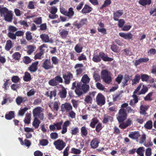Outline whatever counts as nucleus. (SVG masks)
<instances>
[{
	"instance_id": "nucleus-1",
	"label": "nucleus",
	"mask_w": 156,
	"mask_h": 156,
	"mask_svg": "<svg viewBox=\"0 0 156 156\" xmlns=\"http://www.w3.org/2000/svg\"><path fill=\"white\" fill-rule=\"evenodd\" d=\"M90 79L86 74L84 75L81 79V81L83 83L82 84L81 82L76 83V81L72 83V89H76L75 92L78 97H80L83 94L87 93L89 90V86L87 84L89 83Z\"/></svg>"
},
{
	"instance_id": "nucleus-2",
	"label": "nucleus",
	"mask_w": 156,
	"mask_h": 156,
	"mask_svg": "<svg viewBox=\"0 0 156 156\" xmlns=\"http://www.w3.org/2000/svg\"><path fill=\"white\" fill-rule=\"evenodd\" d=\"M101 59L105 62H111L113 60V58L108 57L107 54L102 52H100L98 55H94L92 58V60L97 63L100 62Z\"/></svg>"
},
{
	"instance_id": "nucleus-3",
	"label": "nucleus",
	"mask_w": 156,
	"mask_h": 156,
	"mask_svg": "<svg viewBox=\"0 0 156 156\" xmlns=\"http://www.w3.org/2000/svg\"><path fill=\"white\" fill-rule=\"evenodd\" d=\"M0 13L2 17H4L5 20L8 22H11L13 19L12 11L9 10L6 7L0 8Z\"/></svg>"
},
{
	"instance_id": "nucleus-4",
	"label": "nucleus",
	"mask_w": 156,
	"mask_h": 156,
	"mask_svg": "<svg viewBox=\"0 0 156 156\" xmlns=\"http://www.w3.org/2000/svg\"><path fill=\"white\" fill-rule=\"evenodd\" d=\"M42 112V108L40 107L35 108L33 111V116L34 117H38L41 120H43L44 118V114Z\"/></svg>"
},
{
	"instance_id": "nucleus-5",
	"label": "nucleus",
	"mask_w": 156,
	"mask_h": 156,
	"mask_svg": "<svg viewBox=\"0 0 156 156\" xmlns=\"http://www.w3.org/2000/svg\"><path fill=\"white\" fill-rule=\"evenodd\" d=\"M127 114L126 110L123 108H121L119 111L117 119L119 123L123 122L126 119Z\"/></svg>"
},
{
	"instance_id": "nucleus-6",
	"label": "nucleus",
	"mask_w": 156,
	"mask_h": 156,
	"mask_svg": "<svg viewBox=\"0 0 156 156\" xmlns=\"http://www.w3.org/2000/svg\"><path fill=\"white\" fill-rule=\"evenodd\" d=\"M101 77L106 83L109 84L112 81V77L109 75L108 71L107 70H103L101 73Z\"/></svg>"
},
{
	"instance_id": "nucleus-7",
	"label": "nucleus",
	"mask_w": 156,
	"mask_h": 156,
	"mask_svg": "<svg viewBox=\"0 0 156 156\" xmlns=\"http://www.w3.org/2000/svg\"><path fill=\"white\" fill-rule=\"evenodd\" d=\"M60 12L61 13L67 16L69 19H71L74 15V12L72 7H70L68 11L63 8H60Z\"/></svg>"
},
{
	"instance_id": "nucleus-8",
	"label": "nucleus",
	"mask_w": 156,
	"mask_h": 156,
	"mask_svg": "<svg viewBox=\"0 0 156 156\" xmlns=\"http://www.w3.org/2000/svg\"><path fill=\"white\" fill-rule=\"evenodd\" d=\"M63 82L62 78L60 76L58 75L53 79L50 80L48 81V84L51 86H55Z\"/></svg>"
},
{
	"instance_id": "nucleus-9",
	"label": "nucleus",
	"mask_w": 156,
	"mask_h": 156,
	"mask_svg": "<svg viewBox=\"0 0 156 156\" xmlns=\"http://www.w3.org/2000/svg\"><path fill=\"white\" fill-rule=\"evenodd\" d=\"M53 144L56 148L59 151L62 150L66 146V143L61 139H58L55 141Z\"/></svg>"
},
{
	"instance_id": "nucleus-10",
	"label": "nucleus",
	"mask_w": 156,
	"mask_h": 156,
	"mask_svg": "<svg viewBox=\"0 0 156 156\" xmlns=\"http://www.w3.org/2000/svg\"><path fill=\"white\" fill-rule=\"evenodd\" d=\"M63 78L64 80L65 83L68 84L70 83L71 80L73 78V74L70 72H66L63 74Z\"/></svg>"
},
{
	"instance_id": "nucleus-11",
	"label": "nucleus",
	"mask_w": 156,
	"mask_h": 156,
	"mask_svg": "<svg viewBox=\"0 0 156 156\" xmlns=\"http://www.w3.org/2000/svg\"><path fill=\"white\" fill-rule=\"evenodd\" d=\"M96 99L97 105L99 106H102L105 104V97L101 93L98 94L96 97Z\"/></svg>"
},
{
	"instance_id": "nucleus-12",
	"label": "nucleus",
	"mask_w": 156,
	"mask_h": 156,
	"mask_svg": "<svg viewBox=\"0 0 156 156\" xmlns=\"http://www.w3.org/2000/svg\"><path fill=\"white\" fill-rule=\"evenodd\" d=\"M60 103L58 101H55L53 103L50 102L48 103V106L52 111L57 112L59 109Z\"/></svg>"
},
{
	"instance_id": "nucleus-13",
	"label": "nucleus",
	"mask_w": 156,
	"mask_h": 156,
	"mask_svg": "<svg viewBox=\"0 0 156 156\" xmlns=\"http://www.w3.org/2000/svg\"><path fill=\"white\" fill-rule=\"evenodd\" d=\"M61 110L62 112H68L72 110L73 107L71 104L69 103L66 102L62 104L61 105Z\"/></svg>"
},
{
	"instance_id": "nucleus-14",
	"label": "nucleus",
	"mask_w": 156,
	"mask_h": 156,
	"mask_svg": "<svg viewBox=\"0 0 156 156\" xmlns=\"http://www.w3.org/2000/svg\"><path fill=\"white\" fill-rule=\"evenodd\" d=\"M87 18L83 19L80 20L79 23H78L77 21H75L73 23V25L76 27L78 29H79L84 25L87 24Z\"/></svg>"
},
{
	"instance_id": "nucleus-15",
	"label": "nucleus",
	"mask_w": 156,
	"mask_h": 156,
	"mask_svg": "<svg viewBox=\"0 0 156 156\" xmlns=\"http://www.w3.org/2000/svg\"><path fill=\"white\" fill-rule=\"evenodd\" d=\"M42 67L45 70H48L53 68L52 64H51L50 59H46L43 62Z\"/></svg>"
},
{
	"instance_id": "nucleus-16",
	"label": "nucleus",
	"mask_w": 156,
	"mask_h": 156,
	"mask_svg": "<svg viewBox=\"0 0 156 156\" xmlns=\"http://www.w3.org/2000/svg\"><path fill=\"white\" fill-rule=\"evenodd\" d=\"M96 92H90L87 95L84 101L87 104H91L93 98L95 96Z\"/></svg>"
},
{
	"instance_id": "nucleus-17",
	"label": "nucleus",
	"mask_w": 156,
	"mask_h": 156,
	"mask_svg": "<svg viewBox=\"0 0 156 156\" xmlns=\"http://www.w3.org/2000/svg\"><path fill=\"white\" fill-rule=\"evenodd\" d=\"M38 64V61H35L33 62L32 64L28 67V70L31 73L35 72L37 70Z\"/></svg>"
},
{
	"instance_id": "nucleus-18",
	"label": "nucleus",
	"mask_w": 156,
	"mask_h": 156,
	"mask_svg": "<svg viewBox=\"0 0 156 156\" xmlns=\"http://www.w3.org/2000/svg\"><path fill=\"white\" fill-rule=\"evenodd\" d=\"M123 14V10H118L113 13V19L115 21H118L119 18Z\"/></svg>"
},
{
	"instance_id": "nucleus-19",
	"label": "nucleus",
	"mask_w": 156,
	"mask_h": 156,
	"mask_svg": "<svg viewBox=\"0 0 156 156\" xmlns=\"http://www.w3.org/2000/svg\"><path fill=\"white\" fill-rule=\"evenodd\" d=\"M100 140L98 139L97 138H94L90 143L91 148L93 149L97 148L98 146Z\"/></svg>"
},
{
	"instance_id": "nucleus-20",
	"label": "nucleus",
	"mask_w": 156,
	"mask_h": 156,
	"mask_svg": "<svg viewBox=\"0 0 156 156\" xmlns=\"http://www.w3.org/2000/svg\"><path fill=\"white\" fill-rule=\"evenodd\" d=\"M119 127L121 129H124L128 126L131 125L132 123V121L130 119H128L126 122L125 123L123 122H121L119 123Z\"/></svg>"
},
{
	"instance_id": "nucleus-21",
	"label": "nucleus",
	"mask_w": 156,
	"mask_h": 156,
	"mask_svg": "<svg viewBox=\"0 0 156 156\" xmlns=\"http://www.w3.org/2000/svg\"><path fill=\"white\" fill-rule=\"evenodd\" d=\"M119 36L122 37L126 40H130L132 38L133 35L130 33H125L122 32H120L119 33Z\"/></svg>"
},
{
	"instance_id": "nucleus-22",
	"label": "nucleus",
	"mask_w": 156,
	"mask_h": 156,
	"mask_svg": "<svg viewBox=\"0 0 156 156\" xmlns=\"http://www.w3.org/2000/svg\"><path fill=\"white\" fill-rule=\"evenodd\" d=\"M140 136L138 131L132 132L129 134V137L133 139H137Z\"/></svg>"
},
{
	"instance_id": "nucleus-23",
	"label": "nucleus",
	"mask_w": 156,
	"mask_h": 156,
	"mask_svg": "<svg viewBox=\"0 0 156 156\" xmlns=\"http://www.w3.org/2000/svg\"><path fill=\"white\" fill-rule=\"evenodd\" d=\"M92 9V8L87 4H85L81 10V12L83 14L90 13Z\"/></svg>"
},
{
	"instance_id": "nucleus-24",
	"label": "nucleus",
	"mask_w": 156,
	"mask_h": 156,
	"mask_svg": "<svg viewBox=\"0 0 156 156\" xmlns=\"http://www.w3.org/2000/svg\"><path fill=\"white\" fill-rule=\"evenodd\" d=\"M67 93L66 88L62 87V90L60 91L59 92L58 95L60 98H65L66 97Z\"/></svg>"
},
{
	"instance_id": "nucleus-25",
	"label": "nucleus",
	"mask_w": 156,
	"mask_h": 156,
	"mask_svg": "<svg viewBox=\"0 0 156 156\" xmlns=\"http://www.w3.org/2000/svg\"><path fill=\"white\" fill-rule=\"evenodd\" d=\"M27 99L26 97H22L20 96H18L16 99L17 104L20 105L22 103L24 102L27 101Z\"/></svg>"
},
{
	"instance_id": "nucleus-26",
	"label": "nucleus",
	"mask_w": 156,
	"mask_h": 156,
	"mask_svg": "<svg viewBox=\"0 0 156 156\" xmlns=\"http://www.w3.org/2000/svg\"><path fill=\"white\" fill-rule=\"evenodd\" d=\"M148 105H141L140 107V113L142 115H145L147 114L146 111L149 108Z\"/></svg>"
},
{
	"instance_id": "nucleus-27",
	"label": "nucleus",
	"mask_w": 156,
	"mask_h": 156,
	"mask_svg": "<svg viewBox=\"0 0 156 156\" xmlns=\"http://www.w3.org/2000/svg\"><path fill=\"white\" fill-rule=\"evenodd\" d=\"M98 119L96 117H94L91 120L90 126L92 128H94L95 126L99 122Z\"/></svg>"
},
{
	"instance_id": "nucleus-28",
	"label": "nucleus",
	"mask_w": 156,
	"mask_h": 156,
	"mask_svg": "<svg viewBox=\"0 0 156 156\" xmlns=\"http://www.w3.org/2000/svg\"><path fill=\"white\" fill-rule=\"evenodd\" d=\"M110 122L113 121V118L109 115H105L104 116V118L102 121V122L104 124H106L108 123V121Z\"/></svg>"
},
{
	"instance_id": "nucleus-29",
	"label": "nucleus",
	"mask_w": 156,
	"mask_h": 156,
	"mask_svg": "<svg viewBox=\"0 0 156 156\" xmlns=\"http://www.w3.org/2000/svg\"><path fill=\"white\" fill-rule=\"evenodd\" d=\"M18 139L20 142V144L22 145H24L27 147H29L31 144V142L29 140L27 139L24 140V143L22 138L19 137L18 138Z\"/></svg>"
},
{
	"instance_id": "nucleus-30",
	"label": "nucleus",
	"mask_w": 156,
	"mask_h": 156,
	"mask_svg": "<svg viewBox=\"0 0 156 156\" xmlns=\"http://www.w3.org/2000/svg\"><path fill=\"white\" fill-rule=\"evenodd\" d=\"M15 115L13 111H11L8 114H6L5 115V118L8 120H10L15 117Z\"/></svg>"
},
{
	"instance_id": "nucleus-31",
	"label": "nucleus",
	"mask_w": 156,
	"mask_h": 156,
	"mask_svg": "<svg viewBox=\"0 0 156 156\" xmlns=\"http://www.w3.org/2000/svg\"><path fill=\"white\" fill-rule=\"evenodd\" d=\"M140 76L138 74L135 75L134 78L132 80V85H134L136 84L137 83L139 82L140 80Z\"/></svg>"
},
{
	"instance_id": "nucleus-32",
	"label": "nucleus",
	"mask_w": 156,
	"mask_h": 156,
	"mask_svg": "<svg viewBox=\"0 0 156 156\" xmlns=\"http://www.w3.org/2000/svg\"><path fill=\"white\" fill-rule=\"evenodd\" d=\"M139 3L143 6H145L147 5H149L151 3V0H140Z\"/></svg>"
},
{
	"instance_id": "nucleus-33",
	"label": "nucleus",
	"mask_w": 156,
	"mask_h": 156,
	"mask_svg": "<svg viewBox=\"0 0 156 156\" xmlns=\"http://www.w3.org/2000/svg\"><path fill=\"white\" fill-rule=\"evenodd\" d=\"M13 47V44L12 41L9 40L6 41L5 49L6 51H9Z\"/></svg>"
},
{
	"instance_id": "nucleus-34",
	"label": "nucleus",
	"mask_w": 156,
	"mask_h": 156,
	"mask_svg": "<svg viewBox=\"0 0 156 156\" xmlns=\"http://www.w3.org/2000/svg\"><path fill=\"white\" fill-rule=\"evenodd\" d=\"M40 37L42 40L45 43L50 41L49 37L48 34H42L40 35Z\"/></svg>"
},
{
	"instance_id": "nucleus-35",
	"label": "nucleus",
	"mask_w": 156,
	"mask_h": 156,
	"mask_svg": "<svg viewBox=\"0 0 156 156\" xmlns=\"http://www.w3.org/2000/svg\"><path fill=\"white\" fill-rule=\"evenodd\" d=\"M69 34L68 31L63 29L59 31V34L62 38H66Z\"/></svg>"
},
{
	"instance_id": "nucleus-36",
	"label": "nucleus",
	"mask_w": 156,
	"mask_h": 156,
	"mask_svg": "<svg viewBox=\"0 0 156 156\" xmlns=\"http://www.w3.org/2000/svg\"><path fill=\"white\" fill-rule=\"evenodd\" d=\"M144 147H141L136 149V153L139 156H144Z\"/></svg>"
},
{
	"instance_id": "nucleus-37",
	"label": "nucleus",
	"mask_w": 156,
	"mask_h": 156,
	"mask_svg": "<svg viewBox=\"0 0 156 156\" xmlns=\"http://www.w3.org/2000/svg\"><path fill=\"white\" fill-rule=\"evenodd\" d=\"M34 117L35 118L33 122L32 125L35 128L37 129L38 127L39 124L41 123V122L38 119L37 117Z\"/></svg>"
},
{
	"instance_id": "nucleus-38",
	"label": "nucleus",
	"mask_w": 156,
	"mask_h": 156,
	"mask_svg": "<svg viewBox=\"0 0 156 156\" xmlns=\"http://www.w3.org/2000/svg\"><path fill=\"white\" fill-rule=\"evenodd\" d=\"M23 79L25 82L30 81L31 80V76L30 74L27 72L25 73L24 76L23 77Z\"/></svg>"
},
{
	"instance_id": "nucleus-39",
	"label": "nucleus",
	"mask_w": 156,
	"mask_h": 156,
	"mask_svg": "<svg viewBox=\"0 0 156 156\" xmlns=\"http://www.w3.org/2000/svg\"><path fill=\"white\" fill-rule=\"evenodd\" d=\"M153 126L152 122L151 120H148L144 124V127L146 129H151Z\"/></svg>"
},
{
	"instance_id": "nucleus-40",
	"label": "nucleus",
	"mask_w": 156,
	"mask_h": 156,
	"mask_svg": "<svg viewBox=\"0 0 156 156\" xmlns=\"http://www.w3.org/2000/svg\"><path fill=\"white\" fill-rule=\"evenodd\" d=\"M31 115L30 113H27L26 114V116L24 120V122L25 123L29 124L30 123Z\"/></svg>"
},
{
	"instance_id": "nucleus-41",
	"label": "nucleus",
	"mask_w": 156,
	"mask_h": 156,
	"mask_svg": "<svg viewBox=\"0 0 156 156\" xmlns=\"http://www.w3.org/2000/svg\"><path fill=\"white\" fill-rule=\"evenodd\" d=\"M111 3V0H105L104 4L100 7V9H102L108 6Z\"/></svg>"
},
{
	"instance_id": "nucleus-42",
	"label": "nucleus",
	"mask_w": 156,
	"mask_h": 156,
	"mask_svg": "<svg viewBox=\"0 0 156 156\" xmlns=\"http://www.w3.org/2000/svg\"><path fill=\"white\" fill-rule=\"evenodd\" d=\"M150 76L147 75L145 74H141L140 78L142 81L147 82Z\"/></svg>"
},
{
	"instance_id": "nucleus-43",
	"label": "nucleus",
	"mask_w": 156,
	"mask_h": 156,
	"mask_svg": "<svg viewBox=\"0 0 156 156\" xmlns=\"http://www.w3.org/2000/svg\"><path fill=\"white\" fill-rule=\"evenodd\" d=\"M81 132L82 135L84 136H86L87 135V130L84 126H83L81 128Z\"/></svg>"
},
{
	"instance_id": "nucleus-44",
	"label": "nucleus",
	"mask_w": 156,
	"mask_h": 156,
	"mask_svg": "<svg viewBox=\"0 0 156 156\" xmlns=\"http://www.w3.org/2000/svg\"><path fill=\"white\" fill-rule=\"evenodd\" d=\"M148 88L146 86L143 85V87L141 89L140 91L138 93V95H140L141 94H144L148 90Z\"/></svg>"
},
{
	"instance_id": "nucleus-45",
	"label": "nucleus",
	"mask_w": 156,
	"mask_h": 156,
	"mask_svg": "<svg viewBox=\"0 0 156 156\" xmlns=\"http://www.w3.org/2000/svg\"><path fill=\"white\" fill-rule=\"evenodd\" d=\"M63 122L62 121L54 123L56 130H60L62 129V125Z\"/></svg>"
},
{
	"instance_id": "nucleus-46",
	"label": "nucleus",
	"mask_w": 156,
	"mask_h": 156,
	"mask_svg": "<svg viewBox=\"0 0 156 156\" xmlns=\"http://www.w3.org/2000/svg\"><path fill=\"white\" fill-rule=\"evenodd\" d=\"M26 38L28 41H30L32 39L33 37L30 31H27L26 33Z\"/></svg>"
},
{
	"instance_id": "nucleus-47",
	"label": "nucleus",
	"mask_w": 156,
	"mask_h": 156,
	"mask_svg": "<svg viewBox=\"0 0 156 156\" xmlns=\"http://www.w3.org/2000/svg\"><path fill=\"white\" fill-rule=\"evenodd\" d=\"M70 152L74 154H80L81 151L79 149L73 147L71 149Z\"/></svg>"
},
{
	"instance_id": "nucleus-48",
	"label": "nucleus",
	"mask_w": 156,
	"mask_h": 156,
	"mask_svg": "<svg viewBox=\"0 0 156 156\" xmlns=\"http://www.w3.org/2000/svg\"><path fill=\"white\" fill-rule=\"evenodd\" d=\"M153 92H151L149 93L144 98V100L145 101H151L152 100L151 98L153 95Z\"/></svg>"
},
{
	"instance_id": "nucleus-49",
	"label": "nucleus",
	"mask_w": 156,
	"mask_h": 156,
	"mask_svg": "<svg viewBox=\"0 0 156 156\" xmlns=\"http://www.w3.org/2000/svg\"><path fill=\"white\" fill-rule=\"evenodd\" d=\"M12 58L15 60H19L20 59L21 55L18 52H16L13 54L12 55Z\"/></svg>"
},
{
	"instance_id": "nucleus-50",
	"label": "nucleus",
	"mask_w": 156,
	"mask_h": 156,
	"mask_svg": "<svg viewBox=\"0 0 156 156\" xmlns=\"http://www.w3.org/2000/svg\"><path fill=\"white\" fill-rule=\"evenodd\" d=\"M23 61L25 64H27L31 62V60L28 56H25L23 58Z\"/></svg>"
},
{
	"instance_id": "nucleus-51",
	"label": "nucleus",
	"mask_w": 156,
	"mask_h": 156,
	"mask_svg": "<svg viewBox=\"0 0 156 156\" xmlns=\"http://www.w3.org/2000/svg\"><path fill=\"white\" fill-rule=\"evenodd\" d=\"M48 140L45 139H42L40 140L39 144L42 146H45L47 145L48 144Z\"/></svg>"
},
{
	"instance_id": "nucleus-52",
	"label": "nucleus",
	"mask_w": 156,
	"mask_h": 156,
	"mask_svg": "<svg viewBox=\"0 0 156 156\" xmlns=\"http://www.w3.org/2000/svg\"><path fill=\"white\" fill-rule=\"evenodd\" d=\"M102 123L99 122L95 127V130L98 132L99 133L102 129Z\"/></svg>"
},
{
	"instance_id": "nucleus-53",
	"label": "nucleus",
	"mask_w": 156,
	"mask_h": 156,
	"mask_svg": "<svg viewBox=\"0 0 156 156\" xmlns=\"http://www.w3.org/2000/svg\"><path fill=\"white\" fill-rule=\"evenodd\" d=\"M28 51L27 53L29 55L31 54L34 51V47L32 45H29L27 47Z\"/></svg>"
},
{
	"instance_id": "nucleus-54",
	"label": "nucleus",
	"mask_w": 156,
	"mask_h": 156,
	"mask_svg": "<svg viewBox=\"0 0 156 156\" xmlns=\"http://www.w3.org/2000/svg\"><path fill=\"white\" fill-rule=\"evenodd\" d=\"M8 37L10 39L15 40L16 39V36L15 33L14 34L11 32H9L7 34Z\"/></svg>"
},
{
	"instance_id": "nucleus-55",
	"label": "nucleus",
	"mask_w": 156,
	"mask_h": 156,
	"mask_svg": "<svg viewBox=\"0 0 156 156\" xmlns=\"http://www.w3.org/2000/svg\"><path fill=\"white\" fill-rule=\"evenodd\" d=\"M152 154V150L151 148L148 147L145 151V156H151Z\"/></svg>"
},
{
	"instance_id": "nucleus-56",
	"label": "nucleus",
	"mask_w": 156,
	"mask_h": 156,
	"mask_svg": "<svg viewBox=\"0 0 156 156\" xmlns=\"http://www.w3.org/2000/svg\"><path fill=\"white\" fill-rule=\"evenodd\" d=\"M118 47L114 44H113L111 46V49L113 52L115 53L118 52Z\"/></svg>"
},
{
	"instance_id": "nucleus-57",
	"label": "nucleus",
	"mask_w": 156,
	"mask_h": 156,
	"mask_svg": "<svg viewBox=\"0 0 156 156\" xmlns=\"http://www.w3.org/2000/svg\"><path fill=\"white\" fill-rule=\"evenodd\" d=\"M8 30L9 32H11V33H13L15 31H16L18 29L16 27L13 26H10L9 27Z\"/></svg>"
},
{
	"instance_id": "nucleus-58",
	"label": "nucleus",
	"mask_w": 156,
	"mask_h": 156,
	"mask_svg": "<svg viewBox=\"0 0 156 156\" xmlns=\"http://www.w3.org/2000/svg\"><path fill=\"white\" fill-rule=\"evenodd\" d=\"M28 109V108L27 107H24L23 108L20 110L18 113L19 115L20 116H23L25 112L27 111Z\"/></svg>"
},
{
	"instance_id": "nucleus-59",
	"label": "nucleus",
	"mask_w": 156,
	"mask_h": 156,
	"mask_svg": "<svg viewBox=\"0 0 156 156\" xmlns=\"http://www.w3.org/2000/svg\"><path fill=\"white\" fill-rule=\"evenodd\" d=\"M129 79V75H126L125 76L124 78V80L123 82H122V86L123 87H125L128 84L127 82Z\"/></svg>"
},
{
	"instance_id": "nucleus-60",
	"label": "nucleus",
	"mask_w": 156,
	"mask_h": 156,
	"mask_svg": "<svg viewBox=\"0 0 156 156\" xmlns=\"http://www.w3.org/2000/svg\"><path fill=\"white\" fill-rule=\"evenodd\" d=\"M51 59L53 64L56 65L58 64L59 60L56 57L53 56L52 57Z\"/></svg>"
},
{
	"instance_id": "nucleus-61",
	"label": "nucleus",
	"mask_w": 156,
	"mask_h": 156,
	"mask_svg": "<svg viewBox=\"0 0 156 156\" xmlns=\"http://www.w3.org/2000/svg\"><path fill=\"white\" fill-rule=\"evenodd\" d=\"M144 144L146 147H151L153 145L152 142L150 140H147V141L144 142Z\"/></svg>"
},
{
	"instance_id": "nucleus-62",
	"label": "nucleus",
	"mask_w": 156,
	"mask_h": 156,
	"mask_svg": "<svg viewBox=\"0 0 156 156\" xmlns=\"http://www.w3.org/2000/svg\"><path fill=\"white\" fill-rule=\"evenodd\" d=\"M34 22L37 25L41 24L42 22L41 17H40L36 18L34 20Z\"/></svg>"
},
{
	"instance_id": "nucleus-63",
	"label": "nucleus",
	"mask_w": 156,
	"mask_h": 156,
	"mask_svg": "<svg viewBox=\"0 0 156 156\" xmlns=\"http://www.w3.org/2000/svg\"><path fill=\"white\" fill-rule=\"evenodd\" d=\"M118 21V26L120 28L122 27L125 23L124 20L123 19H120V20L119 19V20Z\"/></svg>"
},
{
	"instance_id": "nucleus-64",
	"label": "nucleus",
	"mask_w": 156,
	"mask_h": 156,
	"mask_svg": "<svg viewBox=\"0 0 156 156\" xmlns=\"http://www.w3.org/2000/svg\"><path fill=\"white\" fill-rule=\"evenodd\" d=\"M58 134L55 132L51 133L50 134V137L51 139L55 140L58 137Z\"/></svg>"
}]
</instances>
